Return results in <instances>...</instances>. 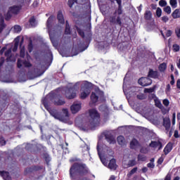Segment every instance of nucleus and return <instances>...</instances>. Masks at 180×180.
I'll return each instance as SVG.
<instances>
[{
  "label": "nucleus",
  "mask_w": 180,
  "mask_h": 180,
  "mask_svg": "<svg viewBox=\"0 0 180 180\" xmlns=\"http://www.w3.org/2000/svg\"><path fill=\"white\" fill-rule=\"evenodd\" d=\"M99 123H101V114L95 108L89 110V122H82L80 117L76 118L75 120L76 126L84 131L89 130V129L96 127Z\"/></svg>",
  "instance_id": "f257e3e1"
},
{
  "label": "nucleus",
  "mask_w": 180,
  "mask_h": 180,
  "mask_svg": "<svg viewBox=\"0 0 180 180\" xmlns=\"http://www.w3.org/2000/svg\"><path fill=\"white\" fill-rule=\"evenodd\" d=\"M53 93L49 94L46 97L42 100V103L45 106L46 109L49 112L50 115H52L54 119L60 120V122H63V123H67L70 119V113L68 112V109L63 108L61 112H59L56 109H51L49 107L47 104V101H53Z\"/></svg>",
  "instance_id": "f03ea898"
},
{
  "label": "nucleus",
  "mask_w": 180,
  "mask_h": 180,
  "mask_svg": "<svg viewBox=\"0 0 180 180\" xmlns=\"http://www.w3.org/2000/svg\"><path fill=\"white\" fill-rule=\"evenodd\" d=\"M89 169L86 165L75 163L70 169V175L72 179H77L79 176H86L89 174Z\"/></svg>",
  "instance_id": "7ed1b4c3"
},
{
  "label": "nucleus",
  "mask_w": 180,
  "mask_h": 180,
  "mask_svg": "<svg viewBox=\"0 0 180 180\" xmlns=\"http://www.w3.org/2000/svg\"><path fill=\"white\" fill-rule=\"evenodd\" d=\"M81 85V82H78L72 85V84L70 83L65 91V96L68 99H74V98H77V94L78 90L79 89V86Z\"/></svg>",
  "instance_id": "20e7f679"
},
{
  "label": "nucleus",
  "mask_w": 180,
  "mask_h": 180,
  "mask_svg": "<svg viewBox=\"0 0 180 180\" xmlns=\"http://www.w3.org/2000/svg\"><path fill=\"white\" fill-rule=\"evenodd\" d=\"M93 84L89 82L84 81L83 82L81 86V94L80 98L81 99H85L87 96L91 94V89H92Z\"/></svg>",
  "instance_id": "39448f33"
},
{
  "label": "nucleus",
  "mask_w": 180,
  "mask_h": 180,
  "mask_svg": "<svg viewBox=\"0 0 180 180\" xmlns=\"http://www.w3.org/2000/svg\"><path fill=\"white\" fill-rule=\"evenodd\" d=\"M138 82L142 86H148V85H151L153 81L148 77H141L139 79Z\"/></svg>",
  "instance_id": "423d86ee"
},
{
  "label": "nucleus",
  "mask_w": 180,
  "mask_h": 180,
  "mask_svg": "<svg viewBox=\"0 0 180 180\" xmlns=\"http://www.w3.org/2000/svg\"><path fill=\"white\" fill-rule=\"evenodd\" d=\"M82 103L81 102H75L70 107V110L73 115H75V113H78L79 110H81L82 108Z\"/></svg>",
  "instance_id": "0eeeda50"
},
{
  "label": "nucleus",
  "mask_w": 180,
  "mask_h": 180,
  "mask_svg": "<svg viewBox=\"0 0 180 180\" xmlns=\"http://www.w3.org/2000/svg\"><path fill=\"white\" fill-rule=\"evenodd\" d=\"M17 65L18 68H22V67H32V64L29 61H22L20 59H18Z\"/></svg>",
  "instance_id": "6e6552de"
},
{
  "label": "nucleus",
  "mask_w": 180,
  "mask_h": 180,
  "mask_svg": "<svg viewBox=\"0 0 180 180\" xmlns=\"http://www.w3.org/2000/svg\"><path fill=\"white\" fill-rule=\"evenodd\" d=\"M149 146L150 147H153V148H158V150H161L162 148V143L159 141H152Z\"/></svg>",
  "instance_id": "1a4fd4ad"
},
{
  "label": "nucleus",
  "mask_w": 180,
  "mask_h": 180,
  "mask_svg": "<svg viewBox=\"0 0 180 180\" xmlns=\"http://www.w3.org/2000/svg\"><path fill=\"white\" fill-rule=\"evenodd\" d=\"M20 11V6H13L9 8L8 16H11V13H18Z\"/></svg>",
  "instance_id": "9d476101"
},
{
  "label": "nucleus",
  "mask_w": 180,
  "mask_h": 180,
  "mask_svg": "<svg viewBox=\"0 0 180 180\" xmlns=\"http://www.w3.org/2000/svg\"><path fill=\"white\" fill-rule=\"evenodd\" d=\"M163 126L165 127L167 131H169L171 127V120L169 118L166 117L163 119Z\"/></svg>",
  "instance_id": "9b49d317"
},
{
  "label": "nucleus",
  "mask_w": 180,
  "mask_h": 180,
  "mask_svg": "<svg viewBox=\"0 0 180 180\" xmlns=\"http://www.w3.org/2000/svg\"><path fill=\"white\" fill-rule=\"evenodd\" d=\"M97 151H98V157H99L102 164H103V165H105V167H108V162H106V159L102 158V155H101V148H99V143H98V145H97Z\"/></svg>",
  "instance_id": "f8f14e48"
},
{
  "label": "nucleus",
  "mask_w": 180,
  "mask_h": 180,
  "mask_svg": "<svg viewBox=\"0 0 180 180\" xmlns=\"http://www.w3.org/2000/svg\"><path fill=\"white\" fill-rule=\"evenodd\" d=\"M108 167L110 169H113V170L116 169V168H117V165H116V160L115 159L110 160Z\"/></svg>",
  "instance_id": "ddd939ff"
},
{
  "label": "nucleus",
  "mask_w": 180,
  "mask_h": 180,
  "mask_svg": "<svg viewBox=\"0 0 180 180\" xmlns=\"http://www.w3.org/2000/svg\"><path fill=\"white\" fill-rule=\"evenodd\" d=\"M130 147L132 149H136L140 147V143H139V141H137L136 139H132L130 143Z\"/></svg>",
  "instance_id": "4468645a"
},
{
  "label": "nucleus",
  "mask_w": 180,
  "mask_h": 180,
  "mask_svg": "<svg viewBox=\"0 0 180 180\" xmlns=\"http://www.w3.org/2000/svg\"><path fill=\"white\" fill-rule=\"evenodd\" d=\"M171 151H172V143H169L164 148V153L165 154V155H167V154H169V153H171Z\"/></svg>",
  "instance_id": "2eb2a0df"
},
{
  "label": "nucleus",
  "mask_w": 180,
  "mask_h": 180,
  "mask_svg": "<svg viewBox=\"0 0 180 180\" xmlns=\"http://www.w3.org/2000/svg\"><path fill=\"white\" fill-rule=\"evenodd\" d=\"M53 102L57 106H62L63 105L65 104V101L63 99H58L57 98H54Z\"/></svg>",
  "instance_id": "dca6fc26"
},
{
  "label": "nucleus",
  "mask_w": 180,
  "mask_h": 180,
  "mask_svg": "<svg viewBox=\"0 0 180 180\" xmlns=\"http://www.w3.org/2000/svg\"><path fill=\"white\" fill-rule=\"evenodd\" d=\"M153 98H154L155 105L157 106V108H159V109H161L162 108V104L161 103V101H160L157 97H155V94H152Z\"/></svg>",
  "instance_id": "f3484780"
},
{
  "label": "nucleus",
  "mask_w": 180,
  "mask_h": 180,
  "mask_svg": "<svg viewBox=\"0 0 180 180\" xmlns=\"http://www.w3.org/2000/svg\"><path fill=\"white\" fill-rule=\"evenodd\" d=\"M0 176H2L4 180H11V176L8 172H0Z\"/></svg>",
  "instance_id": "a211bd4d"
},
{
  "label": "nucleus",
  "mask_w": 180,
  "mask_h": 180,
  "mask_svg": "<svg viewBox=\"0 0 180 180\" xmlns=\"http://www.w3.org/2000/svg\"><path fill=\"white\" fill-rule=\"evenodd\" d=\"M148 77L150 78H157L158 77V72L150 69L148 72Z\"/></svg>",
  "instance_id": "6ab92c4d"
},
{
  "label": "nucleus",
  "mask_w": 180,
  "mask_h": 180,
  "mask_svg": "<svg viewBox=\"0 0 180 180\" xmlns=\"http://www.w3.org/2000/svg\"><path fill=\"white\" fill-rule=\"evenodd\" d=\"M117 4H118V8L116 11V13L117 15H122V0H116Z\"/></svg>",
  "instance_id": "aec40b11"
},
{
  "label": "nucleus",
  "mask_w": 180,
  "mask_h": 180,
  "mask_svg": "<svg viewBox=\"0 0 180 180\" xmlns=\"http://www.w3.org/2000/svg\"><path fill=\"white\" fill-rule=\"evenodd\" d=\"M57 18L59 23L64 25V16L63 15V13L61 11H58Z\"/></svg>",
  "instance_id": "412c9836"
},
{
  "label": "nucleus",
  "mask_w": 180,
  "mask_h": 180,
  "mask_svg": "<svg viewBox=\"0 0 180 180\" xmlns=\"http://www.w3.org/2000/svg\"><path fill=\"white\" fill-rule=\"evenodd\" d=\"M14 47L13 49V51H16L18 50V47L19 46V41H20V37H17L15 40Z\"/></svg>",
  "instance_id": "4be33fe9"
},
{
  "label": "nucleus",
  "mask_w": 180,
  "mask_h": 180,
  "mask_svg": "<svg viewBox=\"0 0 180 180\" xmlns=\"http://www.w3.org/2000/svg\"><path fill=\"white\" fill-rule=\"evenodd\" d=\"M117 141L120 146H124L126 141L124 140V137L123 136H120L117 139Z\"/></svg>",
  "instance_id": "5701e85b"
},
{
  "label": "nucleus",
  "mask_w": 180,
  "mask_h": 180,
  "mask_svg": "<svg viewBox=\"0 0 180 180\" xmlns=\"http://www.w3.org/2000/svg\"><path fill=\"white\" fill-rule=\"evenodd\" d=\"M22 43H23V37H21V41H20V57H25V46H22Z\"/></svg>",
  "instance_id": "b1692460"
},
{
  "label": "nucleus",
  "mask_w": 180,
  "mask_h": 180,
  "mask_svg": "<svg viewBox=\"0 0 180 180\" xmlns=\"http://www.w3.org/2000/svg\"><path fill=\"white\" fill-rule=\"evenodd\" d=\"M172 16L174 19H178L180 18V10L176 9L172 14Z\"/></svg>",
  "instance_id": "393cba45"
},
{
  "label": "nucleus",
  "mask_w": 180,
  "mask_h": 180,
  "mask_svg": "<svg viewBox=\"0 0 180 180\" xmlns=\"http://www.w3.org/2000/svg\"><path fill=\"white\" fill-rule=\"evenodd\" d=\"M105 139H106L108 143H109L110 144H115L116 143V140L115 139V138L113 136H106Z\"/></svg>",
  "instance_id": "a878e982"
},
{
  "label": "nucleus",
  "mask_w": 180,
  "mask_h": 180,
  "mask_svg": "<svg viewBox=\"0 0 180 180\" xmlns=\"http://www.w3.org/2000/svg\"><path fill=\"white\" fill-rule=\"evenodd\" d=\"M98 99H99L98 95L95 93H92L91 96V102H93V103H96V102H98Z\"/></svg>",
  "instance_id": "bb28decb"
},
{
  "label": "nucleus",
  "mask_w": 180,
  "mask_h": 180,
  "mask_svg": "<svg viewBox=\"0 0 180 180\" xmlns=\"http://www.w3.org/2000/svg\"><path fill=\"white\" fill-rule=\"evenodd\" d=\"M169 4L172 8H175L178 6V1L176 0H169Z\"/></svg>",
  "instance_id": "cd10ccee"
},
{
  "label": "nucleus",
  "mask_w": 180,
  "mask_h": 180,
  "mask_svg": "<svg viewBox=\"0 0 180 180\" xmlns=\"http://www.w3.org/2000/svg\"><path fill=\"white\" fill-rule=\"evenodd\" d=\"M30 24L31 25L32 27H35V26L37 25V22H36V19H34V17H32L30 19Z\"/></svg>",
  "instance_id": "c85d7f7f"
},
{
  "label": "nucleus",
  "mask_w": 180,
  "mask_h": 180,
  "mask_svg": "<svg viewBox=\"0 0 180 180\" xmlns=\"http://www.w3.org/2000/svg\"><path fill=\"white\" fill-rule=\"evenodd\" d=\"M159 70L161 72H164L165 70H167V63H163L160 65Z\"/></svg>",
  "instance_id": "c756f323"
},
{
  "label": "nucleus",
  "mask_w": 180,
  "mask_h": 180,
  "mask_svg": "<svg viewBox=\"0 0 180 180\" xmlns=\"http://www.w3.org/2000/svg\"><path fill=\"white\" fill-rule=\"evenodd\" d=\"M49 37L53 45L55 46H57V42H56V40H54V35H53V33H51V31H49Z\"/></svg>",
  "instance_id": "7c9ffc66"
},
{
  "label": "nucleus",
  "mask_w": 180,
  "mask_h": 180,
  "mask_svg": "<svg viewBox=\"0 0 180 180\" xmlns=\"http://www.w3.org/2000/svg\"><path fill=\"white\" fill-rule=\"evenodd\" d=\"M138 161H147V157L144 155H138Z\"/></svg>",
  "instance_id": "2f4dec72"
},
{
  "label": "nucleus",
  "mask_w": 180,
  "mask_h": 180,
  "mask_svg": "<svg viewBox=\"0 0 180 180\" xmlns=\"http://www.w3.org/2000/svg\"><path fill=\"white\" fill-rule=\"evenodd\" d=\"M22 31V27H20V26L19 25H15L13 27V32L14 33H20V32Z\"/></svg>",
  "instance_id": "473e14b6"
},
{
  "label": "nucleus",
  "mask_w": 180,
  "mask_h": 180,
  "mask_svg": "<svg viewBox=\"0 0 180 180\" xmlns=\"http://www.w3.org/2000/svg\"><path fill=\"white\" fill-rule=\"evenodd\" d=\"M65 33V34H70V33H71V30H70V25L68 24V22H66Z\"/></svg>",
  "instance_id": "72a5a7b5"
},
{
  "label": "nucleus",
  "mask_w": 180,
  "mask_h": 180,
  "mask_svg": "<svg viewBox=\"0 0 180 180\" xmlns=\"http://www.w3.org/2000/svg\"><path fill=\"white\" fill-rule=\"evenodd\" d=\"M53 19H54V17L51 16L48 18L46 26L48 29H50V25H51V22H53Z\"/></svg>",
  "instance_id": "f704fd0d"
},
{
  "label": "nucleus",
  "mask_w": 180,
  "mask_h": 180,
  "mask_svg": "<svg viewBox=\"0 0 180 180\" xmlns=\"http://www.w3.org/2000/svg\"><path fill=\"white\" fill-rule=\"evenodd\" d=\"M163 11H164V12H165L166 13H167V15L171 14V12H172V11H171V6H167L166 7H165V8H163Z\"/></svg>",
  "instance_id": "c9c22d12"
},
{
  "label": "nucleus",
  "mask_w": 180,
  "mask_h": 180,
  "mask_svg": "<svg viewBox=\"0 0 180 180\" xmlns=\"http://www.w3.org/2000/svg\"><path fill=\"white\" fill-rule=\"evenodd\" d=\"M137 164V162H136V160H131L128 162V167H134Z\"/></svg>",
  "instance_id": "e433bc0d"
},
{
  "label": "nucleus",
  "mask_w": 180,
  "mask_h": 180,
  "mask_svg": "<svg viewBox=\"0 0 180 180\" xmlns=\"http://www.w3.org/2000/svg\"><path fill=\"white\" fill-rule=\"evenodd\" d=\"M175 34L176 37H178V39H180V27L179 26H177L175 28Z\"/></svg>",
  "instance_id": "4c0bfd02"
},
{
  "label": "nucleus",
  "mask_w": 180,
  "mask_h": 180,
  "mask_svg": "<svg viewBox=\"0 0 180 180\" xmlns=\"http://www.w3.org/2000/svg\"><path fill=\"white\" fill-rule=\"evenodd\" d=\"M155 87L150 88V89H145L144 92L145 94H151L154 92Z\"/></svg>",
  "instance_id": "58836bf2"
},
{
  "label": "nucleus",
  "mask_w": 180,
  "mask_h": 180,
  "mask_svg": "<svg viewBox=\"0 0 180 180\" xmlns=\"http://www.w3.org/2000/svg\"><path fill=\"white\" fill-rule=\"evenodd\" d=\"M161 15H162V10L160 8H158L156 10V15L158 18H161Z\"/></svg>",
  "instance_id": "ea45409f"
},
{
  "label": "nucleus",
  "mask_w": 180,
  "mask_h": 180,
  "mask_svg": "<svg viewBox=\"0 0 180 180\" xmlns=\"http://www.w3.org/2000/svg\"><path fill=\"white\" fill-rule=\"evenodd\" d=\"M145 19H147L149 20V19H151V12L150 11H146L145 13Z\"/></svg>",
  "instance_id": "a19ab883"
},
{
  "label": "nucleus",
  "mask_w": 180,
  "mask_h": 180,
  "mask_svg": "<svg viewBox=\"0 0 180 180\" xmlns=\"http://www.w3.org/2000/svg\"><path fill=\"white\" fill-rule=\"evenodd\" d=\"M100 110H101V112H108L109 109H108V107H106L105 105H101L100 107Z\"/></svg>",
  "instance_id": "79ce46f5"
},
{
  "label": "nucleus",
  "mask_w": 180,
  "mask_h": 180,
  "mask_svg": "<svg viewBox=\"0 0 180 180\" xmlns=\"http://www.w3.org/2000/svg\"><path fill=\"white\" fill-rule=\"evenodd\" d=\"M160 6H167V1L165 0H160L159 1Z\"/></svg>",
  "instance_id": "37998d69"
},
{
  "label": "nucleus",
  "mask_w": 180,
  "mask_h": 180,
  "mask_svg": "<svg viewBox=\"0 0 180 180\" xmlns=\"http://www.w3.org/2000/svg\"><path fill=\"white\" fill-rule=\"evenodd\" d=\"M140 153H141L142 154H147V153H148V149H147V148H142L140 150Z\"/></svg>",
  "instance_id": "c03bdc74"
},
{
  "label": "nucleus",
  "mask_w": 180,
  "mask_h": 180,
  "mask_svg": "<svg viewBox=\"0 0 180 180\" xmlns=\"http://www.w3.org/2000/svg\"><path fill=\"white\" fill-rule=\"evenodd\" d=\"M162 20L165 23H167V22H168V20H169V18H168V16H167V15H165V16L162 17Z\"/></svg>",
  "instance_id": "a18cd8bd"
},
{
  "label": "nucleus",
  "mask_w": 180,
  "mask_h": 180,
  "mask_svg": "<svg viewBox=\"0 0 180 180\" xmlns=\"http://www.w3.org/2000/svg\"><path fill=\"white\" fill-rule=\"evenodd\" d=\"M137 98L138 99H141V101H143V99H146V96L143 94H141L137 95Z\"/></svg>",
  "instance_id": "49530a36"
},
{
  "label": "nucleus",
  "mask_w": 180,
  "mask_h": 180,
  "mask_svg": "<svg viewBox=\"0 0 180 180\" xmlns=\"http://www.w3.org/2000/svg\"><path fill=\"white\" fill-rule=\"evenodd\" d=\"M136 172H137V167H134V169H132L130 171L129 175V176H131V175H133V174H136Z\"/></svg>",
  "instance_id": "de8ad7c7"
},
{
  "label": "nucleus",
  "mask_w": 180,
  "mask_h": 180,
  "mask_svg": "<svg viewBox=\"0 0 180 180\" xmlns=\"http://www.w3.org/2000/svg\"><path fill=\"white\" fill-rule=\"evenodd\" d=\"M164 162V155H162L158 160V164H162Z\"/></svg>",
  "instance_id": "09e8293b"
},
{
  "label": "nucleus",
  "mask_w": 180,
  "mask_h": 180,
  "mask_svg": "<svg viewBox=\"0 0 180 180\" xmlns=\"http://www.w3.org/2000/svg\"><path fill=\"white\" fill-rule=\"evenodd\" d=\"M162 103L165 106H169V101H168V99H165V100H163Z\"/></svg>",
  "instance_id": "8fccbe9b"
},
{
  "label": "nucleus",
  "mask_w": 180,
  "mask_h": 180,
  "mask_svg": "<svg viewBox=\"0 0 180 180\" xmlns=\"http://www.w3.org/2000/svg\"><path fill=\"white\" fill-rule=\"evenodd\" d=\"M75 2L76 1L75 0H68V5L70 8H72V5H74Z\"/></svg>",
  "instance_id": "3c124183"
},
{
  "label": "nucleus",
  "mask_w": 180,
  "mask_h": 180,
  "mask_svg": "<svg viewBox=\"0 0 180 180\" xmlns=\"http://www.w3.org/2000/svg\"><path fill=\"white\" fill-rule=\"evenodd\" d=\"M11 53H12V49H9L6 52H5L6 57H9L11 56Z\"/></svg>",
  "instance_id": "603ef678"
},
{
  "label": "nucleus",
  "mask_w": 180,
  "mask_h": 180,
  "mask_svg": "<svg viewBox=\"0 0 180 180\" xmlns=\"http://www.w3.org/2000/svg\"><path fill=\"white\" fill-rule=\"evenodd\" d=\"M170 78L172 79L170 82V84H171V85H174V84H175V79L174 77V75H171Z\"/></svg>",
  "instance_id": "864d4df0"
},
{
  "label": "nucleus",
  "mask_w": 180,
  "mask_h": 180,
  "mask_svg": "<svg viewBox=\"0 0 180 180\" xmlns=\"http://www.w3.org/2000/svg\"><path fill=\"white\" fill-rule=\"evenodd\" d=\"M170 36H172V31L168 30L166 32V37H170Z\"/></svg>",
  "instance_id": "5fc2aeb1"
},
{
  "label": "nucleus",
  "mask_w": 180,
  "mask_h": 180,
  "mask_svg": "<svg viewBox=\"0 0 180 180\" xmlns=\"http://www.w3.org/2000/svg\"><path fill=\"white\" fill-rule=\"evenodd\" d=\"M174 51H179V46L177 44L173 45Z\"/></svg>",
  "instance_id": "6e6d98bb"
},
{
  "label": "nucleus",
  "mask_w": 180,
  "mask_h": 180,
  "mask_svg": "<svg viewBox=\"0 0 180 180\" xmlns=\"http://www.w3.org/2000/svg\"><path fill=\"white\" fill-rule=\"evenodd\" d=\"M148 168H154L155 167V165H154V162H149L147 165Z\"/></svg>",
  "instance_id": "4d7b16f0"
},
{
  "label": "nucleus",
  "mask_w": 180,
  "mask_h": 180,
  "mask_svg": "<svg viewBox=\"0 0 180 180\" xmlns=\"http://www.w3.org/2000/svg\"><path fill=\"white\" fill-rule=\"evenodd\" d=\"M77 32L79 33V34L82 37H84V36H85V34L84 33V31L81 30H77Z\"/></svg>",
  "instance_id": "13d9d810"
},
{
  "label": "nucleus",
  "mask_w": 180,
  "mask_h": 180,
  "mask_svg": "<svg viewBox=\"0 0 180 180\" xmlns=\"http://www.w3.org/2000/svg\"><path fill=\"white\" fill-rule=\"evenodd\" d=\"M169 91H171V86L169 84H167L166 88V94H168Z\"/></svg>",
  "instance_id": "bf43d9fd"
},
{
  "label": "nucleus",
  "mask_w": 180,
  "mask_h": 180,
  "mask_svg": "<svg viewBox=\"0 0 180 180\" xmlns=\"http://www.w3.org/2000/svg\"><path fill=\"white\" fill-rule=\"evenodd\" d=\"M175 117H176V114H175V112H174V113H173V115H172V124H173V125L175 124Z\"/></svg>",
  "instance_id": "052dcab7"
},
{
  "label": "nucleus",
  "mask_w": 180,
  "mask_h": 180,
  "mask_svg": "<svg viewBox=\"0 0 180 180\" xmlns=\"http://www.w3.org/2000/svg\"><path fill=\"white\" fill-rule=\"evenodd\" d=\"M6 144V142L5 141L4 139H1L0 141V146H5Z\"/></svg>",
  "instance_id": "680f3d73"
},
{
  "label": "nucleus",
  "mask_w": 180,
  "mask_h": 180,
  "mask_svg": "<svg viewBox=\"0 0 180 180\" xmlns=\"http://www.w3.org/2000/svg\"><path fill=\"white\" fill-rule=\"evenodd\" d=\"M84 148L86 150V154H89V147L86 146Z\"/></svg>",
  "instance_id": "e2e57ef3"
},
{
  "label": "nucleus",
  "mask_w": 180,
  "mask_h": 180,
  "mask_svg": "<svg viewBox=\"0 0 180 180\" xmlns=\"http://www.w3.org/2000/svg\"><path fill=\"white\" fill-rule=\"evenodd\" d=\"M5 50H6V46H4V47H3L1 49V51H0V54H4V53H5Z\"/></svg>",
  "instance_id": "0e129e2a"
},
{
  "label": "nucleus",
  "mask_w": 180,
  "mask_h": 180,
  "mask_svg": "<svg viewBox=\"0 0 180 180\" xmlns=\"http://www.w3.org/2000/svg\"><path fill=\"white\" fill-rule=\"evenodd\" d=\"M28 50H29L30 53H32V43H30V44L28 45Z\"/></svg>",
  "instance_id": "69168bd1"
},
{
  "label": "nucleus",
  "mask_w": 180,
  "mask_h": 180,
  "mask_svg": "<svg viewBox=\"0 0 180 180\" xmlns=\"http://www.w3.org/2000/svg\"><path fill=\"white\" fill-rule=\"evenodd\" d=\"M176 86L179 89H180V79H178L177 80V82H176Z\"/></svg>",
  "instance_id": "338daca9"
},
{
  "label": "nucleus",
  "mask_w": 180,
  "mask_h": 180,
  "mask_svg": "<svg viewBox=\"0 0 180 180\" xmlns=\"http://www.w3.org/2000/svg\"><path fill=\"white\" fill-rule=\"evenodd\" d=\"M165 180H171V175L167 174L165 179Z\"/></svg>",
  "instance_id": "774afa93"
}]
</instances>
